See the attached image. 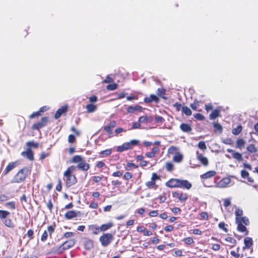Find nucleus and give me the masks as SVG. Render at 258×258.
Masks as SVG:
<instances>
[{"mask_svg":"<svg viewBox=\"0 0 258 258\" xmlns=\"http://www.w3.org/2000/svg\"><path fill=\"white\" fill-rule=\"evenodd\" d=\"M10 212L7 210H0V219L2 221L4 224L9 228H13L15 224L12 220L10 218H7L10 215Z\"/></svg>","mask_w":258,"mask_h":258,"instance_id":"39448f33","label":"nucleus"},{"mask_svg":"<svg viewBox=\"0 0 258 258\" xmlns=\"http://www.w3.org/2000/svg\"><path fill=\"white\" fill-rule=\"evenodd\" d=\"M5 206L8 207V208L11 210H15L16 209V204L15 202L14 201L6 203L5 204Z\"/></svg>","mask_w":258,"mask_h":258,"instance_id":"a18cd8bd","label":"nucleus"},{"mask_svg":"<svg viewBox=\"0 0 258 258\" xmlns=\"http://www.w3.org/2000/svg\"><path fill=\"white\" fill-rule=\"evenodd\" d=\"M201 220H208L209 219V215L207 212H202L200 214Z\"/></svg>","mask_w":258,"mask_h":258,"instance_id":"5fc2aeb1","label":"nucleus"},{"mask_svg":"<svg viewBox=\"0 0 258 258\" xmlns=\"http://www.w3.org/2000/svg\"><path fill=\"white\" fill-rule=\"evenodd\" d=\"M165 185L169 188H182L189 189L191 187V184L187 180L179 179L172 178L165 183Z\"/></svg>","mask_w":258,"mask_h":258,"instance_id":"f257e3e1","label":"nucleus"},{"mask_svg":"<svg viewBox=\"0 0 258 258\" xmlns=\"http://www.w3.org/2000/svg\"><path fill=\"white\" fill-rule=\"evenodd\" d=\"M239 247L237 248V252L234 250H232L230 251V254L235 258H239L240 256L239 253H238Z\"/></svg>","mask_w":258,"mask_h":258,"instance_id":"e2e57ef3","label":"nucleus"},{"mask_svg":"<svg viewBox=\"0 0 258 258\" xmlns=\"http://www.w3.org/2000/svg\"><path fill=\"white\" fill-rule=\"evenodd\" d=\"M113 239V236L111 233H105L100 237L99 240L103 246H108Z\"/></svg>","mask_w":258,"mask_h":258,"instance_id":"1a4fd4ad","label":"nucleus"},{"mask_svg":"<svg viewBox=\"0 0 258 258\" xmlns=\"http://www.w3.org/2000/svg\"><path fill=\"white\" fill-rule=\"evenodd\" d=\"M75 244V240L74 239H71L66 241L62 244H61L57 248L59 252L62 253L64 250L69 249L73 247Z\"/></svg>","mask_w":258,"mask_h":258,"instance_id":"6e6552de","label":"nucleus"},{"mask_svg":"<svg viewBox=\"0 0 258 258\" xmlns=\"http://www.w3.org/2000/svg\"><path fill=\"white\" fill-rule=\"evenodd\" d=\"M75 233L74 232H67L63 234V237L66 238H71V237H74L75 236Z\"/></svg>","mask_w":258,"mask_h":258,"instance_id":"bf43d9fd","label":"nucleus"},{"mask_svg":"<svg viewBox=\"0 0 258 258\" xmlns=\"http://www.w3.org/2000/svg\"><path fill=\"white\" fill-rule=\"evenodd\" d=\"M231 180L229 178H223L218 183V186L220 187H225L230 183Z\"/></svg>","mask_w":258,"mask_h":258,"instance_id":"393cba45","label":"nucleus"},{"mask_svg":"<svg viewBox=\"0 0 258 258\" xmlns=\"http://www.w3.org/2000/svg\"><path fill=\"white\" fill-rule=\"evenodd\" d=\"M166 171L171 172L174 169V165L170 162H167L165 164Z\"/></svg>","mask_w":258,"mask_h":258,"instance_id":"4c0bfd02","label":"nucleus"},{"mask_svg":"<svg viewBox=\"0 0 258 258\" xmlns=\"http://www.w3.org/2000/svg\"><path fill=\"white\" fill-rule=\"evenodd\" d=\"M138 168V166L135 163L128 162L127 163L126 166L124 167L125 169L126 170H130L132 168Z\"/></svg>","mask_w":258,"mask_h":258,"instance_id":"58836bf2","label":"nucleus"},{"mask_svg":"<svg viewBox=\"0 0 258 258\" xmlns=\"http://www.w3.org/2000/svg\"><path fill=\"white\" fill-rule=\"evenodd\" d=\"M198 147L199 149L204 151L207 149V146L204 141H200L198 144Z\"/></svg>","mask_w":258,"mask_h":258,"instance_id":"09e8293b","label":"nucleus"},{"mask_svg":"<svg viewBox=\"0 0 258 258\" xmlns=\"http://www.w3.org/2000/svg\"><path fill=\"white\" fill-rule=\"evenodd\" d=\"M200 106V102L199 101L195 99L194 102L190 104V107L192 108L194 110H197L198 107Z\"/></svg>","mask_w":258,"mask_h":258,"instance_id":"a19ab883","label":"nucleus"},{"mask_svg":"<svg viewBox=\"0 0 258 258\" xmlns=\"http://www.w3.org/2000/svg\"><path fill=\"white\" fill-rule=\"evenodd\" d=\"M112 152L111 149H106L99 153V157L100 158L108 157L111 154Z\"/></svg>","mask_w":258,"mask_h":258,"instance_id":"c756f323","label":"nucleus"},{"mask_svg":"<svg viewBox=\"0 0 258 258\" xmlns=\"http://www.w3.org/2000/svg\"><path fill=\"white\" fill-rule=\"evenodd\" d=\"M235 222L236 223L240 222L241 224H244L245 225H248L249 224V220L246 217H236Z\"/></svg>","mask_w":258,"mask_h":258,"instance_id":"a878e982","label":"nucleus"},{"mask_svg":"<svg viewBox=\"0 0 258 258\" xmlns=\"http://www.w3.org/2000/svg\"><path fill=\"white\" fill-rule=\"evenodd\" d=\"M183 241L187 245H191L194 243V241L192 238H191L190 237H188L184 238L183 239Z\"/></svg>","mask_w":258,"mask_h":258,"instance_id":"3c124183","label":"nucleus"},{"mask_svg":"<svg viewBox=\"0 0 258 258\" xmlns=\"http://www.w3.org/2000/svg\"><path fill=\"white\" fill-rule=\"evenodd\" d=\"M249 173L246 170H242L241 171V176L243 178L247 179L249 182H253L254 181V180L252 178L249 177Z\"/></svg>","mask_w":258,"mask_h":258,"instance_id":"c85d7f7f","label":"nucleus"},{"mask_svg":"<svg viewBox=\"0 0 258 258\" xmlns=\"http://www.w3.org/2000/svg\"><path fill=\"white\" fill-rule=\"evenodd\" d=\"M226 225L224 222H220L218 224V227L223 230L225 232L227 233L228 231V229L226 227Z\"/></svg>","mask_w":258,"mask_h":258,"instance_id":"8fccbe9b","label":"nucleus"},{"mask_svg":"<svg viewBox=\"0 0 258 258\" xmlns=\"http://www.w3.org/2000/svg\"><path fill=\"white\" fill-rule=\"evenodd\" d=\"M242 126L241 124H239L236 127L233 128L232 130V134L234 135H239L242 131Z\"/></svg>","mask_w":258,"mask_h":258,"instance_id":"f704fd0d","label":"nucleus"},{"mask_svg":"<svg viewBox=\"0 0 258 258\" xmlns=\"http://www.w3.org/2000/svg\"><path fill=\"white\" fill-rule=\"evenodd\" d=\"M246 149L248 152L251 153H255L257 151V149L253 144H250L247 146Z\"/></svg>","mask_w":258,"mask_h":258,"instance_id":"79ce46f5","label":"nucleus"},{"mask_svg":"<svg viewBox=\"0 0 258 258\" xmlns=\"http://www.w3.org/2000/svg\"><path fill=\"white\" fill-rule=\"evenodd\" d=\"M132 177L133 175L129 172H126L123 175V178L127 180L132 178Z\"/></svg>","mask_w":258,"mask_h":258,"instance_id":"774afa93","label":"nucleus"},{"mask_svg":"<svg viewBox=\"0 0 258 258\" xmlns=\"http://www.w3.org/2000/svg\"><path fill=\"white\" fill-rule=\"evenodd\" d=\"M88 233L95 235L97 234V226L95 225H89L88 227Z\"/></svg>","mask_w":258,"mask_h":258,"instance_id":"e433bc0d","label":"nucleus"},{"mask_svg":"<svg viewBox=\"0 0 258 258\" xmlns=\"http://www.w3.org/2000/svg\"><path fill=\"white\" fill-rule=\"evenodd\" d=\"M48 120V118L47 117H43L41 118L40 122L34 123L32 125L31 128L33 130H39L40 128L47 125Z\"/></svg>","mask_w":258,"mask_h":258,"instance_id":"9b49d317","label":"nucleus"},{"mask_svg":"<svg viewBox=\"0 0 258 258\" xmlns=\"http://www.w3.org/2000/svg\"><path fill=\"white\" fill-rule=\"evenodd\" d=\"M55 225L54 224L52 225H49L47 227L48 232L46 230H45L42 233L41 237V240L42 241H45L48 238L49 233V236L51 237L52 234L54 232L55 230Z\"/></svg>","mask_w":258,"mask_h":258,"instance_id":"f8f14e48","label":"nucleus"},{"mask_svg":"<svg viewBox=\"0 0 258 258\" xmlns=\"http://www.w3.org/2000/svg\"><path fill=\"white\" fill-rule=\"evenodd\" d=\"M143 108L141 106L139 105H136L135 106H129L127 108V111L128 113H134L135 111L141 112L142 111Z\"/></svg>","mask_w":258,"mask_h":258,"instance_id":"a211bd4d","label":"nucleus"},{"mask_svg":"<svg viewBox=\"0 0 258 258\" xmlns=\"http://www.w3.org/2000/svg\"><path fill=\"white\" fill-rule=\"evenodd\" d=\"M159 101V98L154 94H151L149 97H146L144 98V101L146 103H151L155 102L158 103Z\"/></svg>","mask_w":258,"mask_h":258,"instance_id":"f3484780","label":"nucleus"},{"mask_svg":"<svg viewBox=\"0 0 258 258\" xmlns=\"http://www.w3.org/2000/svg\"><path fill=\"white\" fill-rule=\"evenodd\" d=\"M236 223L237 225V230L240 232H245V235H247L248 233V231L247 230L245 225L244 224H241L240 222Z\"/></svg>","mask_w":258,"mask_h":258,"instance_id":"b1692460","label":"nucleus"},{"mask_svg":"<svg viewBox=\"0 0 258 258\" xmlns=\"http://www.w3.org/2000/svg\"><path fill=\"white\" fill-rule=\"evenodd\" d=\"M220 116V110L219 109H215L210 114L209 118L210 119H215Z\"/></svg>","mask_w":258,"mask_h":258,"instance_id":"2f4dec72","label":"nucleus"},{"mask_svg":"<svg viewBox=\"0 0 258 258\" xmlns=\"http://www.w3.org/2000/svg\"><path fill=\"white\" fill-rule=\"evenodd\" d=\"M19 165V161L18 160H16L14 162H10L7 167H6L5 169L4 170L3 172L4 175H7L11 171L15 169L16 167H17Z\"/></svg>","mask_w":258,"mask_h":258,"instance_id":"ddd939ff","label":"nucleus"},{"mask_svg":"<svg viewBox=\"0 0 258 258\" xmlns=\"http://www.w3.org/2000/svg\"><path fill=\"white\" fill-rule=\"evenodd\" d=\"M50 155V153L49 152L46 153L45 152H42L41 153L40 155V158L39 159L41 161H43V160L46 157H48Z\"/></svg>","mask_w":258,"mask_h":258,"instance_id":"864d4df0","label":"nucleus"},{"mask_svg":"<svg viewBox=\"0 0 258 258\" xmlns=\"http://www.w3.org/2000/svg\"><path fill=\"white\" fill-rule=\"evenodd\" d=\"M68 110V106L67 105L62 106L57 109L54 114V118L58 119L59 118L63 113L67 112Z\"/></svg>","mask_w":258,"mask_h":258,"instance_id":"dca6fc26","label":"nucleus"},{"mask_svg":"<svg viewBox=\"0 0 258 258\" xmlns=\"http://www.w3.org/2000/svg\"><path fill=\"white\" fill-rule=\"evenodd\" d=\"M225 240L230 244L229 245V246L230 247H233L237 244V241L236 239L232 237H227L225 238Z\"/></svg>","mask_w":258,"mask_h":258,"instance_id":"bb28decb","label":"nucleus"},{"mask_svg":"<svg viewBox=\"0 0 258 258\" xmlns=\"http://www.w3.org/2000/svg\"><path fill=\"white\" fill-rule=\"evenodd\" d=\"M158 199L159 200L160 203H164L165 202V201L167 199V198H166L165 194H162L161 195H159L158 196Z\"/></svg>","mask_w":258,"mask_h":258,"instance_id":"13d9d810","label":"nucleus"},{"mask_svg":"<svg viewBox=\"0 0 258 258\" xmlns=\"http://www.w3.org/2000/svg\"><path fill=\"white\" fill-rule=\"evenodd\" d=\"M103 167V169L105 170L106 172L108 170V168L105 166L104 162L102 161H98V168H101Z\"/></svg>","mask_w":258,"mask_h":258,"instance_id":"6e6d98bb","label":"nucleus"},{"mask_svg":"<svg viewBox=\"0 0 258 258\" xmlns=\"http://www.w3.org/2000/svg\"><path fill=\"white\" fill-rule=\"evenodd\" d=\"M213 126L214 128L215 132H218L219 133H222L223 132V127L222 125L217 122H213Z\"/></svg>","mask_w":258,"mask_h":258,"instance_id":"c9c22d12","label":"nucleus"},{"mask_svg":"<svg viewBox=\"0 0 258 258\" xmlns=\"http://www.w3.org/2000/svg\"><path fill=\"white\" fill-rule=\"evenodd\" d=\"M194 116L197 120L203 121L205 119V117L200 113L194 114Z\"/></svg>","mask_w":258,"mask_h":258,"instance_id":"49530a36","label":"nucleus"},{"mask_svg":"<svg viewBox=\"0 0 258 258\" xmlns=\"http://www.w3.org/2000/svg\"><path fill=\"white\" fill-rule=\"evenodd\" d=\"M83 159H82V158L81 157V156H79V155H75L74 156L72 160H71V162L72 163H79L80 162H81Z\"/></svg>","mask_w":258,"mask_h":258,"instance_id":"37998d69","label":"nucleus"},{"mask_svg":"<svg viewBox=\"0 0 258 258\" xmlns=\"http://www.w3.org/2000/svg\"><path fill=\"white\" fill-rule=\"evenodd\" d=\"M43 107H41L40 108V110L38 111H36V112H33L30 116H29V118H34L35 117H36V116H39L40 115H41V112H43V110H42V108H43Z\"/></svg>","mask_w":258,"mask_h":258,"instance_id":"de8ad7c7","label":"nucleus"},{"mask_svg":"<svg viewBox=\"0 0 258 258\" xmlns=\"http://www.w3.org/2000/svg\"><path fill=\"white\" fill-rule=\"evenodd\" d=\"M232 158L236 159L237 161L240 162L243 160L242 154L240 153L235 151L234 153V156Z\"/></svg>","mask_w":258,"mask_h":258,"instance_id":"c03bdc74","label":"nucleus"},{"mask_svg":"<svg viewBox=\"0 0 258 258\" xmlns=\"http://www.w3.org/2000/svg\"><path fill=\"white\" fill-rule=\"evenodd\" d=\"M76 167L74 166L69 167L63 173V176L66 178V185L67 187L75 184L77 182V179L73 172L75 170Z\"/></svg>","mask_w":258,"mask_h":258,"instance_id":"7ed1b4c3","label":"nucleus"},{"mask_svg":"<svg viewBox=\"0 0 258 258\" xmlns=\"http://www.w3.org/2000/svg\"><path fill=\"white\" fill-rule=\"evenodd\" d=\"M197 160L204 166H207L209 165V161L207 157H204L202 154L199 151L196 152Z\"/></svg>","mask_w":258,"mask_h":258,"instance_id":"4468645a","label":"nucleus"},{"mask_svg":"<svg viewBox=\"0 0 258 258\" xmlns=\"http://www.w3.org/2000/svg\"><path fill=\"white\" fill-rule=\"evenodd\" d=\"M77 168L83 171H87L89 168V164L87 163L84 160L80 162L78 165Z\"/></svg>","mask_w":258,"mask_h":258,"instance_id":"5701e85b","label":"nucleus"},{"mask_svg":"<svg viewBox=\"0 0 258 258\" xmlns=\"http://www.w3.org/2000/svg\"><path fill=\"white\" fill-rule=\"evenodd\" d=\"M26 145L27 147V148H30L31 149L32 148L36 149L39 147V143L37 142H35L34 141L27 142Z\"/></svg>","mask_w":258,"mask_h":258,"instance_id":"473e14b6","label":"nucleus"},{"mask_svg":"<svg viewBox=\"0 0 258 258\" xmlns=\"http://www.w3.org/2000/svg\"><path fill=\"white\" fill-rule=\"evenodd\" d=\"M117 87V85L116 84H110L107 86L106 88L109 90H114Z\"/></svg>","mask_w":258,"mask_h":258,"instance_id":"052dcab7","label":"nucleus"},{"mask_svg":"<svg viewBox=\"0 0 258 258\" xmlns=\"http://www.w3.org/2000/svg\"><path fill=\"white\" fill-rule=\"evenodd\" d=\"M179 128L184 133H189L192 131V127L191 126L185 123H181L179 126Z\"/></svg>","mask_w":258,"mask_h":258,"instance_id":"aec40b11","label":"nucleus"},{"mask_svg":"<svg viewBox=\"0 0 258 258\" xmlns=\"http://www.w3.org/2000/svg\"><path fill=\"white\" fill-rule=\"evenodd\" d=\"M244 246H243V249H244L245 248L249 249L253 245V240L251 237H246L244 239Z\"/></svg>","mask_w":258,"mask_h":258,"instance_id":"412c9836","label":"nucleus"},{"mask_svg":"<svg viewBox=\"0 0 258 258\" xmlns=\"http://www.w3.org/2000/svg\"><path fill=\"white\" fill-rule=\"evenodd\" d=\"M56 190L58 191H61L62 190V183L60 179L58 180V183L56 186Z\"/></svg>","mask_w":258,"mask_h":258,"instance_id":"0e129e2a","label":"nucleus"},{"mask_svg":"<svg viewBox=\"0 0 258 258\" xmlns=\"http://www.w3.org/2000/svg\"><path fill=\"white\" fill-rule=\"evenodd\" d=\"M236 217H241L243 215V211L240 209H236L235 211Z\"/></svg>","mask_w":258,"mask_h":258,"instance_id":"680f3d73","label":"nucleus"},{"mask_svg":"<svg viewBox=\"0 0 258 258\" xmlns=\"http://www.w3.org/2000/svg\"><path fill=\"white\" fill-rule=\"evenodd\" d=\"M31 172V168L28 167H24L19 170L14 176L11 180L12 183H19L24 182L28 176Z\"/></svg>","mask_w":258,"mask_h":258,"instance_id":"f03ea898","label":"nucleus"},{"mask_svg":"<svg viewBox=\"0 0 258 258\" xmlns=\"http://www.w3.org/2000/svg\"><path fill=\"white\" fill-rule=\"evenodd\" d=\"M160 143H161L160 141H155L152 144V145H155V146H154L152 148L151 152H148L146 153L145 156L146 157L150 158H153L155 156L156 154L160 150L159 146L160 145Z\"/></svg>","mask_w":258,"mask_h":258,"instance_id":"9d476101","label":"nucleus"},{"mask_svg":"<svg viewBox=\"0 0 258 258\" xmlns=\"http://www.w3.org/2000/svg\"><path fill=\"white\" fill-rule=\"evenodd\" d=\"M77 214L74 211H70L67 212L65 215L64 217L66 219L70 220L77 217Z\"/></svg>","mask_w":258,"mask_h":258,"instance_id":"7c9ffc66","label":"nucleus"},{"mask_svg":"<svg viewBox=\"0 0 258 258\" xmlns=\"http://www.w3.org/2000/svg\"><path fill=\"white\" fill-rule=\"evenodd\" d=\"M140 141L137 140H132L130 142L124 143L122 145L117 147L118 152H122L130 149H132L134 147L139 145Z\"/></svg>","mask_w":258,"mask_h":258,"instance_id":"0eeeda50","label":"nucleus"},{"mask_svg":"<svg viewBox=\"0 0 258 258\" xmlns=\"http://www.w3.org/2000/svg\"><path fill=\"white\" fill-rule=\"evenodd\" d=\"M76 141V137L73 135H70L68 137V142L70 143H73Z\"/></svg>","mask_w":258,"mask_h":258,"instance_id":"69168bd1","label":"nucleus"},{"mask_svg":"<svg viewBox=\"0 0 258 258\" xmlns=\"http://www.w3.org/2000/svg\"><path fill=\"white\" fill-rule=\"evenodd\" d=\"M113 226V223L112 222H110L107 223L102 224L99 228H98V229H99L101 231H105L111 228Z\"/></svg>","mask_w":258,"mask_h":258,"instance_id":"cd10ccee","label":"nucleus"},{"mask_svg":"<svg viewBox=\"0 0 258 258\" xmlns=\"http://www.w3.org/2000/svg\"><path fill=\"white\" fill-rule=\"evenodd\" d=\"M216 174V172L214 170H210L200 175L202 179H207L214 176Z\"/></svg>","mask_w":258,"mask_h":258,"instance_id":"6ab92c4d","label":"nucleus"},{"mask_svg":"<svg viewBox=\"0 0 258 258\" xmlns=\"http://www.w3.org/2000/svg\"><path fill=\"white\" fill-rule=\"evenodd\" d=\"M145 185L148 189L156 190L158 188V185L156 183V182L151 179L150 181H147Z\"/></svg>","mask_w":258,"mask_h":258,"instance_id":"4be33fe9","label":"nucleus"},{"mask_svg":"<svg viewBox=\"0 0 258 258\" xmlns=\"http://www.w3.org/2000/svg\"><path fill=\"white\" fill-rule=\"evenodd\" d=\"M86 109L88 112H92L95 110L96 106L92 104H89L86 106Z\"/></svg>","mask_w":258,"mask_h":258,"instance_id":"603ef678","label":"nucleus"},{"mask_svg":"<svg viewBox=\"0 0 258 258\" xmlns=\"http://www.w3.org/2000/svg\"><path fill=\"white\" fill-rule=\"evenodd\" d=\"M21 154L23 157H26L30 161L34 160V152L31 149L27 148L26 150L23 151Z\"/></svg>","mask_w":258,"mask_h":258,"instance_id":"2eb2a0df","label":"nucleus"},{"mask_svg":"<svg viewBox=\"0 0 258 258\" xmlns=\"http://www.w3.org/2000/svg\"><path fill=\"white\" fill-rule=\"evenodd\" d=\"M182 112L186 116H190L192 114L191 110L187 106L182 107Z\"/></svg>","mask_w":258,"mask_h":258,"instance_id":"ea45409f","label":"nucleus"},{"mask_svg":"<svg viewBox=\"0 0 258 258\" xmlns=\"http://www.w3.org/2000/svg\"><path fill=\"white\" fill-rule=\"evenodd\" d=\"M222 142L226 145H231L233 144V141L231 138H226L222 141Z\"/></svg>","mask_w":258,"mask_h":258,"instance_id":"338daca9","label":"nucleus"},{"mask_svg":"<svg viewBox=\"0 0 258 258\" xmlns=\"http://www.w3.org/2000/svg\"><path fill=\"white\" fill-rule=\"evenodd\" d=\"M245 141L242 138H238L236 141V148L241 149L244 147Z\"/></svg>","mask_w":258,"mask_h":258,"instance_id":"72a5a7b5","label":"nucleus"},{"mask_svg":"<svg viewBox=\"0 0 258 258\" xmlns=\"http://www.w3.org/2000/svg\"><path fill=\"white\" fill-rule=\"evenodd\" d=\"M151 179L156 182L157 180H160L161 178L160 175H158L156 173L154 172L152 174Z\"/></svg>","mask_w":258,"mask_h":258,"instance_id":"4d7b16f0","label":"nucleus"},{"mask_svg":"<svg viewBox=\"0 0 258 258\" xmlns=\"http://www.w3.org/2000/svg\"><path fill=\"white\" fill-rule=\"evenodd\" d=\"M167 154L172 156V161L176 163H180L183 159V156L180 151L179 147L171 146L167 150Z\"/></svg>","mask_w":258,"mask_h":258,"instance_id":"20e7f679","label":"nucleus"},{"mask_svg":"<svg viewBox=\"0 0 258 258\" xmlns=\"http://www.w3.org/2000/svg\"><path fill=\"white\" fill-rule=\"evenodd\" d=\"M173 198L177 200V202H179L183 205H184L188 198V195L187 193L183 192L182 191L176 190L172 192Z\"/></svg>","mask_w":258,"mask_h":258,"instance_id":"423d86ee","label":"nucleus"}]
</instances>
